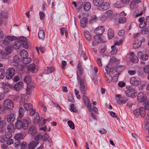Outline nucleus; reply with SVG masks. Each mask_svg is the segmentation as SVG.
<instances>
[{
    "instance_id": "60",
    "label": "nucleus",
    "mask_w": 149,
    "mask_h": 149,
    "mask_svg": "<svg viewBox=\"0 0 149 149\" xmlns=\"http://www.w3.org/2000/svg\"><path fill=\"white\" fill-rule=\"evenodd\" d=\"M97 17L96 15H93L91 17V19L89 21V23H92L96 21Z\"/></svg>"
},
{
    "instance_id": "13",
    "label": "nucleus",
    "mask_w": 149,
    "mask_h": 149,
    "mask_svg": "<svg viewBox=\"0 0 149 149\" xmlns=\"http://www.w3.org/2000/svg\"><path fill=\"white\" fill-rule=\"evenodd\" d=\"M23 84L22 81H19L15 85V90L19 91L23 88Z\"/></svg>"
},
{
    "instance_id": "25",
    "label": "nucleus",
    "mask_w": 149,
    "mask_h": 149,
    "mask_svg": "<svg viewBox=\"0 0 149 149\" xmlns=\"http://www.w3.org/2000/svg\"><path fill=\"white\" fill-rule=\"evenodd\" d=\"M139 113L141 117L144 118L146 115L145 109L143 107H141L139 109Z\"/></svg>"
},
{
    "instance_id": "63",
    "label": "nucleus",
    "mask_w": 149,
    "mask_h": 149,
    "mask_svg": "<svg viewBox=\"0 0 149 149\" xmlns=\"http://www.w3.org/2000/svg\"><path fill=\"white\" fill-rule=\"evenodd\" d=\"M126 18L124 17H120L119 19V22L120 23L123 24L124 23L126 20Z\"/></svg>"
},
{
    "instance_id": "31",
    "label": "nucleus",
    "mask_w": 149,
    "mask_h": 149,
    "mask_svg": "<svg viewBox=\"0 0 149 149\" xmlns=\"http://www.w3.org/2000/svg\"><path fill=\"white\" fill-rule=\"evenodd\" d=\"M149 32V27H146L141 30L140 33L142 35L148 34Z\"/></svg>"
},
{
    "instance_id": "64",
    "label": "nucleus",
    "mask_w": 149,
    "mask_h": 149,
    "mask_svg": "<svg viewBox=\"0 0 149 149\" xmlns=\"http://www.w3.org/2000/svg\"><path fill=\"white\" fill-rule=\"evenodd\" d=\"M39 15L40 16V19L41 20L44 19L45 16L44 13L42 12H39Z\"/></svg>"
},
{
    "instance_id": "11",
    "label": "nucleus",
    "mask_w": 149,
    "mask_h": 149,
    "mask_svg": "<svg viewBox=\"0 0 149 149\" xmlns=\"http://www.w3.org/2000/svg\"><path fill=\"white\" fill-rule=\"evenodd\" d=\"M28 133L32 135H34L36 133V129L34 125H29Z\"/></svg>"
},
{
    "instance_id": "14",
    "label": "nucleus",
    "mask_w": 149,
    "mask_h": 149,
    "mask_svg": "<svg viewBox=\"0 0 149 149\" xmlns=\"http://www.w3.org/2000/svg\"><path fill=\"white\" fill-rule=\"evenodd\" d=\"M138 58H140L142 60H146L148 57V56L147 54L143 55L141 52H139L137 54Z\"/></svg>"
},
{
    "instance_id": "37",
    "label": "nucleus",
    "mask_w": 149,
    "mask_h": 149,
    "mask_svg": "<svg viewBox=\"0 0 149 149\" xmlns=\"http://www.w3.org/2000/svg\"><path fill=\"white\" fill-rule=\"evenodd\" d=\"M8 11L3 10L0 12V15L3 18H7L8 16Z\"/></svg>"
},
{
    "instance_id": "49",
    "label": "nucleus",
    "mask_w": 149,
    "mask_h": 149,
    "mask_svg": "<svg viewBox=\"0 0 149 149\" xmlns=\"http://www.w3.org/2000/svg\"><path fill=\"white\" fill-rule=\"evenodd\" d=\"M105 71L106 72V73H108V74H110V73L112 72L113 71V69L111 68H110L108 66H107L105 68Z\"/></svg>"
},
{
    "instance_id": "15",
    "label": "nucleus",
    "mask_w": 149,
    "mask_h": 149,
    "mask_svg": "<svg viewBox=\"0 0 149 149\" xmlns=\"http://www.w3.org/2000/svg\"><path fill=\"white\" fill-rule=\"evenodd\" d=\"M0 45L3 47H7L10 45V41L6 39L1 40L0 41Z\"/></svg>"
},
{
    "instance_id": "7",
    "label": "nucleus",
    "mask_w": 149,
    "mask_h": 149,
    "mask_svg": "<svg viewBox=\"0 0 149 149\" xmlns=\"http://www.w3.org/2000/svg\"><path fill=\"white\" fill-rule=\"evenodd\" d=\"M126 94L128 97H134L137 95L136 89L133 88L127 90L126 92Z\"/></svg>"
},
{
    "instance_id": "35",
    "label": "nucleus",
    "mask_w": 149,
    "mask_h": 149,
    "mask_svg": "<svg viewBox=\"0 0 149 149\" xmlns=\"http://www.w3.org/2000/svg\"><path fill=\"white\" fill-rule=\"evenodd\" d=\"M21 102L24 103L28 99V96L25 94H22L21 95Z\"/></svg>"
},
{
    "instance_id": "61",
    "label": "nucleus",
    "mask_w": 149,
    "mask_h": 149,
    "mask_svg": "<svg viewBox=\"0 0 149 149\" xmlns=\"http://www.w3.org/2000/svg\"><path fill=\"white\" fill-rule=\"evenodd\" d=\"M31 61V58L30 57L26 58H24L23 62L24 63L27 64L30 63Z\"/></svg>"
},
{
    "instance_id": "32",
    "label": "nucleus",
    "mask_w": 149,
    "mask_h": 149,
    "mask_svg": "<svg viewBox=\"0 0 149 149\" xmlns=\"http://www.w3.org/2000/svg\"><path fill=\"white\" fill-rule=\"evenodd\" d=\"M113 6L116 8H119L123 7L124 5V4H123L121 1L117 2L114 4Z\"/></svg>"
},
{
    "instance_id": "47",
    "label": "nucleus",
    "mask_w": 149,
    "mask_h": 149,
    "mask_svg": "<svg viewBox=\"0 0 149 149\" xmlns=\"http://www.w3.org/2000/svg\"><path fill=\"white\" fill-rule=\"evenodd\" d=\"M70 110L73 112H76L77 111V109L74 107L73 104H72L70 105Z\"/></svg>"
},
{
    "instance_id": "17",
    "label": "nucleus",
    "mask_w": 149,
    "mask_h": 149,
    "mask_svg": "<svg viewBox=\"0 0 149 149\" xmlns=\"http://www.w3.org/2000/svg\"><path fill=\"white\" fill-rule=\"evenodd\" d=\"M141 43L142 42L141 40H135L133 44V47L135 49H137L140 47Z\"/></svg>"
},
{
    "instance_id": "51",
    "label": "nucleus",
    "mask_w": 149,
    "mask_h": 149,
    "mask_svg": "<svg viewBox=\"0 0 149 149\" xmlns=\"http://www.w3.org/2000/svg\"><path fill=\"white\" fill-rule=\"evenodd\" d=\"M26 38L24 37H19L18 38L17 40L18 41H19L21 44H22H22L23 43V42H24V41H26Z\"/></svg>"
},
{
    "instance_id": "21",
    "label": "nucleus",
    "mask_w": 149,
    "mask_h": 149,
    "mask_svg": "<svg viewBox=\"0 0 149 149\" xmlns=\"http://www.w3.org/2000/svg\"><path fill=\"white\" fill-rule=\"evenodd\" d=\"M38 143L39 142H38L34 141H32L29 144V149H34L37 145Z\"/></svg>"
},
{
    "instance_id": "38",
    "label": "nucleus",
    "mask_w": 149,
    "mask_h": 149,
    "mask_svg": "<svg viewBox=\"0 0 149 149\" xmlns=\"http://www.w3.org/2000/svg\"><path fill=\"white\" fill-rule=\"evenodd\" d=\"M127 99L125 97H120L118 102L119 104H125L127 102Z\"/></svg>"
},
{
    "instance_id": "45",
    "label": "nucleus",
    "mask_w": 149,
    "mask_h": 149,
    "mask_svg": "<svg viewBox=\"0 0 149 149\" xmlns=\"http://www.w3.org/2000/svg\"><path fill=\"white\" fill-rule=\"evenodd\" d=\"M111 48L112 49L111 52V54H116L117 52V48L116 47L115 45H113L111 46Z\"/></svg>"
},
{
    "instance_id": "22",
    "label": "nucleus",
    "mask_w": 149,
    "mask_h": 149,
    "mask_svg": "<svg viewBox=\"0 0 149 149\" xmlns=\"http://www.w3.org/2000/svg\"><path fill=\"white\" fill-rule=\"evenodd\" d=\"M104 0H93V4L95 6L99 7L102 5Z\"/></svg>"
},
{
    "instance_id": "58",
    "label": "nucleus",
    "mask_w": 149,
    "mask_h": 149,
    "mask_svg": "<svg viewBox=\"0 0 149 149\" xmlns=\"http://www.w3.org/2000/svg\"><path fill=\"white\" fill-rule=\"evenodd\" d=\"M36 118H35L33 120V122L34 124H36L38 123L40 121V118L38 113H36Z\"/></svg>"
},
{
    "instance_id": "57",
    "label": "nucleus",
    "mask_w": 149,
    "mask_h": 149,
    "mask_svg": "<svg viewBox=\"0 0 149 149\" xmlns=\"http://www.w3.org/2000/svg\"><path fill=\"white\" fill-rule=\"evenodd\" d=\"M6 54L4 51H1L0 50V61L3 58L6 57Z\"/></svg>"
},
{
    "instance_id": "53",
    "label": "nucleus",
    "mask_w": 149,
    "mask_h": 149,
    "mask_svg": "<svg viewBox=\"0 0 149 149\" xmlns=\"http://www.w3.org/2000/svg\"><path fill=\"white\" fill-rule=\"evenodd\" d=\"M42 134L40 133H39L35 136L34 140L36 141H38L40 139H42Z\"/></svg>"
},
{
    "instance_id": "3",
    "label": "nucleus",
    "mask_w": 149,
    "mask_h": 149,
    "mask_svg": "<svg viewBox=\"0 0 149 149\" xmlns=\"http://www.w3.org/2000/svg\"><path fill=\"white\" fill-rule=\"evenodd\" d=\"M15 74V71L14 68L10 67L6 72V77L8 79H11Z\"/></svg>"
},
{
    "instance_id": "56",
    "label": "nucleus",
    "mask_w": 149,
    "mask_h": 149,
    "mask_svg": "<svg viewBox=\"0 0 149 149\" xmlns=\"http://www.w3.org/2000/svg\"><path fill=\"white\" fill-rule=\"evenodd\" d=\"M92 80L95 84L96 85L98 82L97 76L96 75L94 74L92 77Z\"/></svg>"
},
{
    "instance_id": "28",
    "label": "nucleus",
    "mask_w": 149,
    "mask_h": 149,
    "mask_svg": "<svg viewBox=\"0 0 149 149\" xmlns=\"http://www.w3.org/2000/svg\"><path fill=\"white\" fill-rule=\"evenodd\" d=\"M24 107L25 110L26 111H28L33 108L32 105L30 103L24 104Z\"/></svg>"
},
{
    "instance_id": "48",
    "label": "nucleus",
    "mask_w": 149,
    "mask_h": 149,
    "mask_svg": "<svg viewBox=\"0 0 149 149\" xmlns=\"http://www.w3.org/2000/svg\"><path fill=\"white\" fill-rule=\"evenodd\" d=\"M98 19L99 20H100L101 22H104L106 19V17L105 15H101L99 16L98 17Z\"/></svg>"
},
{
    "instance_id": "52",
    "label": "nucleus",
    "mask_w": 149,
    "mask_h": 149,
    "mask_svg": "<svg viewBox=\"0 0 149 149\" xmlns=\"http://www.w3.org/2000/svg\"><path fill=\"white\" fill-rule=\"evenodd\" d=\"M11 132H6L5 133V137L6 139H10L12 137V134Z\"/></svg>"
},
{
    "instance_id": "54",
    "label": "nucleus",
    "mask_w": 149,
    "mask_h": 149,
    "mask_svg": "<svg viewBox=\"0 0 149 149\" xmlns=\"http://www.w3.org/2000/svg\"><path fill=\"white\" fill-rule=\"evenodd\" d=\"M68 125L72 129H74V125L72 121L71 120H69L68 122Z\"/></svg>"
},
{
    "instance_id": "4",
    "label": "nucleus",
    "mask_w": 149,
    "mask_h": 149,
    "mask_svg": "<svg viewBox=\"0 0 149 149\" xmlns=\"http://www.w3.org/2000/svg\"><path fill=\"white\" fill-rule=\"evenodd\" d=\"M130 81V84L134 86H137L140 85L141 83L140 78L136 76L131 77Z\"/></svg>"
},
{
    "instance_id": "23",
    "label": "nucleus",
    "mask_w": 149,
    "mask_h": 149,
    "mask_svg": "<svg viewBox=\"0 0 149 149\" xmlns=\"http://www.w3.org/2000/svg\"><path fill=\"white\" fill-rule=\"evenodd\" d=\"M87 21V19L85 17L82 18L81 19L80 24L81 27L84 28L86 25Z\"/></svg>"
},
{
    "instance_id": "59",
    "label": "nucleus",
    "mask_w": 149,
    "mask_h": 149,
    "mask_svg": "<svg viewBox=\"0 0 149 149\" xmlns=\"http://www.w3.org/2000/svg\"><path fill=\"white\" fill-rule=\"evenodd\" d=\"M68 100L69 102L73 103L74 102V100L73 96L71 94H68Z\"/></svg>"
},
{
    "instance_id": "27",
    "label": "nucleus",
    "mask_w": 149,
    "mask_h": 149,
    "mask_svg": "<svg viewBox=\"0 0 149 149\" xmlns=\"http://www.w3.org/2000/svg\"><path fill=\"white\" fill-rule=\"evenodd\" d=\"M12 51V46L11 45L7 46L5 49L6 56L11 53Z\"/></svg>"
},
{
    "instance_id": "44",
    "label": "nucleus",
    "mask_w": 149,
    "mask_h": 149,
    "mask_svg": "<svg viewBox=\"0 0 149 149\" xmlns=\"http://www.w3.org/2000/svg\"><path fill=\"white\" fill-rule=\"evenodd\" d=\"M7 128L9 132H13L14 131V126L11 124H9L8 125Z\"/></svg>"
},
{
    "instance_id": "20",
    "label": "nucleus",
    "mask_w": 149,
    "mask_h": 149,
    "mask_svg": "<svg viewBox=\"0 0 149 149\" xmlns=\"http://www.w3.org/2000/svg\"><path fill=\"white\" fill-rule=\"evenodd\" d=\"M100 10L104 11L107 9L109 7V4L107 3H103L102 5L99 6Z\"/></svg>"
},
{
    "instance_id": "19",
    "label": "nucleus",
    "mask_w": 149,
    "mask_h": 149,
    "mask_svg": "<svg viewBox=\"0 0 149 149\" xmlns=\"http://www.w3.org/2000/svg\"><path fill=\"white\" fill-rule=\"evenodd\" d=\"M12 61V65H13L17 66L19 64V60L18 56H14Z\"/></svg>"
},
{
    "instance_id": "42",
    "label": "nucleus",
    "mask_w": 149,
    "mask_h": 149,
    "mask_svg": "<svg viewBox=\"0 0 149 149\" xmlns=\"http://www.w3.org/2000/svg\"><path fill=\"white\" fill-rule=\"evenodd\" d=\"M108 35L109 38H111L114 36V33L113 31L111 29H109L108 32Z\"/></svg>"
},
{
    "instance_id": "12",
    "label": "nucleus",
    "mask_w": 149,
    "mask_h": 149,
    "mask_svg": "<svg viewBox=\"0 0 149 149\" xmlns=\"http://www.w3.org/2000/svg\"><path fill=\"white\" fill-rule=\"evenodd\" d=\"M38 66L35 65L34 64L29 65L28 67V70L33 73L36 72L38 71Z\"/></svg>"
},
{
    "instance_id": "43",
    "label": "nucleus",
    "mask_w": 149,
    "mask_h": 149,
    "mask_svg": "<svg viewBox=\"0 0 149 149\" xmlns=\"http://www.w3.org/2000/svg\"><path fill=\"white\" fill-rule=\"evenodd\" d=\"M114 39L115 42V44L114 45H115V46L116 45H120L122 42V40H117V38L116 37H114Z\"/></svg>"
},
{
    "instance_id": "10",
    "label": "nucleus",
    "mask_w": 149,
    "mask_h": 149,
    "mask_svg": "<svg viewBox=\"0 0 149 149\" xmlns=\"http://www.w3.org/2000/svg\"><path fill=\"white\" fill-rule=\"evenodd\" d=\"M105 31L103 26H100L96 28L94 30V32L97 35L100 36L103 34Z\"/></svg>"
},
{
    "instance_id": "5",
    "label": "nucleus",
    "mask_w": 149,
    "mask_h": 149,
    "mask_svg": "<svg viewBox=\"0 0 149 149\" xmlns=\"http://www.w3.org/2000/svg\"><path fill=\"white\" fill-rule=\"evenodd\" d=\"M80 91L83 94H85L87 90V87L85 83V81L84 79H81V81H80Z\"/></svg>"
},
{
    "instance_id": "1",
    "label": "nucleus",
    "mask_w": 149,
    "mask_h": 149,
    "mask_svg": "<svg viewBox=\"0 0 149 149\" xmlns=\"http://www.w3.org/2000/svg\"><path fill=\"white\" fill-rule=\"evenodd\" d=\"M30 122V120L28 118H24L22 121L18 120L15 123V127L18 129L22 128L24 130H26L28 129V125Z\"/></svg>"
},
{
    "instance_id": "39",
    "label": "nucleus",
    "mask_w": 149,
    "mask_h": 149,
    "mask_svg": "<svg viewBox=\"0 0 149 149\" xmlns=\"http://www.w3.org/2000/svg\"><path fill=\"white\" fill-rule=\"evenodd\" d=\"M24 81L25 82L27 83V84L29 83H30L31 81V77L29 75L25 76L24 78Z\"/></svg>"
},
{
    "instance_id": "9",
    "label": "nucleus",
    "mask_w": 149,
    "mask_h": 149,
    "mask_svg": "<svg viewBox=\"0 0 149 149\" xmlns=\"http://www.w3.org/2000/svg\"><path fill=\"white\" fill-rule=\"evenodd\" d=\"M137 100L140 102H145L147 100V97L142 92H140L137 96Z\"/></svg>"
},
{
    "instance_id": "46",
    "label": "nucleus",
    "mask_w": 149,
    "mask_h": 149,
    "mask_svg": "<svg viewBox=\"0 0 149 149\" xmlns=\"http://www.w3.org/2000/svg\"><path fill=\"white\" fill-rule=\"evenodd\" d=\"M5 75V72L4 70L2 68H0V79H3Z\"/></svg>"
},
{
    "instance_id": "18",
    "label": "nucleus",
    "mask_w": 149,
    "mask_h": 149,
    "mask_svg": "<svg viewBox=\"0 0 149 149\" xmlns=\"http://www.w3.org/2000/svg\"><path fill=\"white\" fill-rule=\"evenodd\" d=\"M84 35L88 40H91L92 38L91 35L88 31L87 30L84 31Z\"/></svg>"
},
{
    "instance_id": "34",
    "label": "nucleus",
    "mask_w": 149,
    "mask_h": 149,
    "mask_svg": "<svg viewBox=\"0 0 149 149\" xmlns=\"http://www.w3.org/2000/svg\"><path fill=\"white\" fill-rule=\"evenodd\" d=\"M91 7V4L89 2L85 3L83 6L84 9L86 11L89 10L90 9Z\"/></svg>"
},
{
    "instance_id": "40",
    "label": "nucleus",
    "mask_w": 149,
    "mask_h": 149,
    "mask_svg": "<svg viewBox=\"0 0 149 149\" xmlns=\"http://www.w3.org/2000/svg\"><path fill=\"white\" fill-rule=\"evenodd\" d=\"M45 70L47 72V74H49L53 72L54 71V69L53 67H48Z\"/></svg>"
},
{
    "instance_id": "62",
    "label": "nucleus",
    "mask_w": 149,
    "mask_h": 149,
    "mask_svg": "<svg viewBox=\"0 0 149 149\" xmlns=\"http://www.w3.org/2000/svg\"><path fill=\"white\" fill-rule=\"evenodd\" d=\"M106 49V48L105 46H101L99 48L100 52L102 53H104L105 52Z\"/></svg>"
},
{
    "instance_id": "6",
    "label": "nucleus",
    "mask_w": 149,
    "mask_h": 149,
    "mask_svg": "<svg viewBox=\"0 0 149 149\" xmlns=\"http://www.w3.org/2000/svg\"><path fill=\"white\" fill-rule=\"evenodd\" d=\"M83 99L84 104L88 109V111L91 112L92 111L91 104L88 97L84 95H83Z\"/></svg>"
},
{
    "instance_id": "26",
    "label": "nucleus",
    "mask_w": 149,
    "mask_h": 149,
    "mask_svg": "<svg viewBox=\"0 0 149 149\" xmlns=\"http://www.w3.org/2000/svg\"><path fill=\"white\" fill-rule=\"evenodd\" d=\"M130 60L131 61L134 63H137L139 61L138 58L136 55L130 56Z\"/></svg>"
},
{
    "instance_id": "30",
    "label": "nucleus",
    "mask_w": 149,
    "mask_h": 149,
    "mask_svg": "<svg viewBox=\"0 0 149 149\" xmlns=\"http://www.w3.org/2000/svg\"><path fill=\"white\" fill-rule=\"evenodd\" d=\"M20 55L22 58H27L28 56L27 52L24 50H22L20 52Z\"/></svg>"
},
{
    "instance_id": "24",
    "label": "nucleus",
    "mask_w": 149,
    "mask_h": 149,
    "mask_svg": "<svg viewBox=\"0 0 149 149\" xmlns=\"http://www.w3.org/2000/svg\"><path fill=\"white\" fill-rule=\"evenodd\" d=\"M105 76L106 77V81L107 83H110L112 80L113 81L112 76L110 74L105 73Z\"/></svg>"
},
{
    "instance_id": "33",
    "label": "nucleus",
    "mask_w": 149,
    "mask_h": 149,
    "mask_svg": "<svg viewBox=\"0 0 149 149\" xmlns=\"http://www.w3.org/2000/svg\"><path fill=\"white\" fill-rule=\"evenodd\" d=\"M25 113V110L22 107H20L19 110V116L20 118H22L24 116Z\"/></svg>"
},
{
    "instance_id": "16",
    "label": "nucleus",
    "mask_w": 149,
    "mask_h": 149,
    "mask_svg": "<svg viewBox=\"0 0 149 149\" xmlns=\"http://www.w3.org/2000/svg\"><path fill=\"white\" fill-rule=\"evenodd\" d=\"M15 114L14 113H11L7 117V120L8 122L11 123L13 122L15 119Z\"/></svg>"
},
{
    "instance_id": "8",
    "label": "nucleus",
    "mask_w": 149,
    "mask_h": 149,
    "mask_svg": "<svg viewBox=\"0 0 149 149\" xmlns=\"http://www.w3.org/2000/svg\"><path fill=\"white\" fill-rule=\"evenodd\" d=\"M91 40L92 42V45L93 46H95L98 43H101L102 41V39L100 36L98 35L95 36L91 39Z\"/></svg>"
},
{
    "instance_id": "41",
    "label": "nucleus",
    "mask_w": 149,
    "mask_h": 149,
    "mask_svg": "<svg viewBox=\"0 0 149 149\" xmlns=\"http://www.w3.org/2000/svg\"><path fill=\"white\" fill-rule=\"evenodd\" d=\"M24 134L21 133H17L14 136L15 139H22L24 137Z\"/></svg>"
},
{
    "instance_id": "29",
    "label": "nucleus",
    "mask_w": 149,
    "mask_h": 149,
    "mask_svg": "<svg viewBox=\"0 0 149 149\" xmlns=\"http://www.w3.org/2000/svg\"><path fill=\"white\" fill-rule=\"evenodd\" d=\"M22 44L19 41H18L17 40L14 42L13 47L14 49H18L20 47Z\"/></svg>"
},
{
    "instance_id": "36",
    "label": "nucleus",
    "mask_w": 149,
    "mask_h": 149,
    "mask_svg": "<svg viewBox=\"0 0 149 149\" xmlns=\"http://www.w3.org/2000/svg\"><path fill=\"white\" fill-rule=\"evenodd\" d=\"M38 36V37L40 39H43L45 37L44 32L42 30H40L39 31Z\"/></svg>"
},
{
    "instance_id": "50",
    "label": "nucleus",
    "mask_w": 149,
    "mask_h": 149,
    "mask_svg": "<svg viewBox=\"0 0 149 149\" xmlns=\"http://www.w3.org/2000/svg\"><path fill=\"white\" fill-rule=\"evenodd\" d=\"M144 72L145 73H149V65H146L144 66L143 68Z\"/></svg>"
},
{
    "instance_id": "55",
    "label": "nucleus",
    "mask_w": 149,
    "mask_h": 149,
    "mask_svg": "<svg viewBox=\"0 0 149 149\" xmlns=\"http://www.w3.org/2000/svg\"><path fill=\"white\" fill-rule=\"evenodd\" d=\"M6 38L8 40L12 41L16 39L17 38L15 36H6Z\"/></svg>"
},
{
    "instance_id": "2",
    "label": "nucleus",
    "mask_w": 149,
    "mask_h": 149,
    "mask_svg": "<svg viewBox=\"0 0 149 149\" xmlns=\"http://www.w3.org/2000/svg\"><path fill=\"white\" fill-rule=\"evenodd\" d=\"M3 106L5 109H12L14 107V104L12 101L9 99H6L4 101Z\"/></svg>"
}]
</instances>
